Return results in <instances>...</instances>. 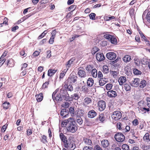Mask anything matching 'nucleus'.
<instances>
[{
  "label": "nucleus",
  "instance_id": "nucleus-1",
  "mask_svg": "<svg viewBox=\"0 0 150 150\" xmlns=\"http://www.w3.org/2000/svg\"><path fill=\"white\" fill-rule=\"evenodd\" d=\"M62 124L65 125H68L67 130V131L70 132L74 133L77 129V128L76 125V122L74 120V118L73 117H70L67 120H64L62 122Z\"/></svg>",
  "mask_w": 150,
  "mask_h": 150
},
{
  "label": "nucleus",
  "instance_id": "nucleus-2",
  "mask_svg": "<svg viewBox=\"0 0 150 150\" xmlns=\"http://www.w3.org/2000/svg\"><path fill=\"white\" fill-rule=\"evenodd\" d=\"M104 37L108 40L112 44L116 45L117 43V39L113 35L110 34H106L104 35Z\"/></svg>",
  "mask_w": 150,
  "mask_h": 150
},
{
  "label": "nucleus",
  "instance_id": "nucleus-3",
  "mask_svg": "<svg viewBox=\"0 0 150 150\" xmlns=\"http://www.w3.org/2000/svg\"><path fill=\"white\" fill-rule=\"evenodd\" d=\"M122 115L119 111H115L113 112L111 115L112 118L115 120H117L120 119L122 117Z\"/></svg>",
  "mask_w": 150,
  "mask_h": 150
},
{
  "label": "nucleus",
  "instance_id": "nucleus-4",
  "mask_svg": "<svg viewBox=\"0 0 150 150\" xmlns=\"http://www.w3.org/2000/svg\"><path fill=\"white\" fill-rule=\"evenodd\" d=\"M106 105L105 102L103 100H100L98 103V107L100 111H103L106 108Z\"/></svg>",
  "mask_w": 150,
  "mask_h": 150
},
{
  "label": "nucleus",
  "instance_id": "nucleus-5",
  "mask_svg": "<svg viewBox=\"0 0 150 150\" xmlns=\"http://www.w3.org/2000/svg\"><path fill=\"white\" fill-rule=\"evenodd\" d=\"M77 78L76 75L71 74L67 79L68 83L71 84L75 83L77 81Z\"/></svg>",
  "mask_w": 150,
  "mask_h": 150
},
{
  "label": "nucleus",
  "instance_id": "nucleus-6",
  "mask_svg": "<svg viewBox=\"0 0 150 150\" xmlns=\"http://www.w3.org/2000/svg\"><path fill=\"white\" fill-rule=\"evenodd\" d=\"M64 94H62L60 93H58L56 95L55 98L53 99L54 101L56 100L57 101H61L64 100L65 98Z\"/></svg>",
  "mask_w": 150,
  "mask_h": 150
},
{
  "label": "nucleus",
  "instance_id": "nucleus-7",
  "mask_svg": "<svg viewBox=\"0 0 150 150\" xmlns=\"http://www.w3.org/2000/svg\"><path fill=\"white\" fill-rule=\"evenodd\" d=\"M106 57L108 59L112 60L115 59L116 57V55L114 52H109L107 53Z\"/></svg>",
  "mask_w": 150,
  "mask_h": 150
},
{
  "label": "nucleus",
  "instance_id": "nucleus-8",
  "mask_svg": "<svg viewBox=\"0 0 150 150\" xmlns=\"http://www.w3.org/2000/svg\"><path fill=\"white\" fill-rule=\"evenodd\" d=\"M139 79L138 78H134L131 82L130 83L131 86L133 87H137L139 86Z\"/></svg>",
  "mask_w": 150,
  "mask_h": 150
},
{
  "label": "nucleus",
  "instance_id": "nucleus-9",
  "mask_svg": "<svg viewBox=\"0 0 150 150\" xmlns=\"http://www.w3.org/2000/svg\"><path fill=\"white\" fill-rule=\"evenodd\" d=\"M96 57L97 60L99 62L103 61L105 59V56L103 54L100 52L97 53Z\"/></svg>",
  "mask_w": 150,
  "mask_h": 150
},
{
  "label": "nucleus",
  "instance_id": "nucleus-10",
  "mask_svg": "<svg viewBox=\"0 0 150 150\" xmlns=\"http://www.w3.org/2000/svg\"><path fill=\"white\" fill-rule=\"evenodd\" d=\"M97 113L94 110L89 111L88 113V117L91 118H93L97 115Z\"/></svg>",
  "mask_w": 150,
  "mask_h": 150
},
{
  "label": "nucleus",
  "instance_id": "nucleus-11",
  "mask_svg": "<svg viewBox=\"0 0 150 150\" xmlns=\"http://www.w3.org/2000/svg\"><path fill=\"white\" fill-rule=\"evenodd\" d=\"M124 71L128 76H131L132 74L131 69L129 67L126 66L124 68Z\"/></svg>",
  "mask_w": 150,
  "mask_h": 150
},
{
  "label": "nucleus",
  "instance_id": "nucleus-12",
  "mask_svg": "<svg viewBox=\"0 0 150 150\" xmlns=\"http://www.w3.org/2000/svg\"><path fill=\"white\" fill-rule=\"evenodd\" d=\"M122 133L119 132L116 134L115 135V138L117 141L119 142H122Z\"/></svg>",
  "mask_w": 150,
  "mask_h": 150
},
{
  "label": "nucleus",
  "instance_id": "nucleus-13",
  "mask_svg": "<svg viewBox=\"0 0 150 150\" xmlns=\"http://www.w3.org/2000/svg\"><path fill=\"white\" fill-rule=\"evenodd\" d=\"M69 114V110L66 109H63L61 110L60 112V115L62 116H64V117H66Z\"/></svg>",
  "mask_w": 150,
  "mask_h": 150
},
{
  "label": "nucleus",
  "instance_id": "nucleus-14",
  "mask_svg": "<svg viewBox=\"0 0 150 150\" xmlns=\"http://www.w3.org/2000/svg\"><path fill=\"white\" fill-rule=\"evenodd\" d=\"M84 111L82 109H78L75 111V115L76 117H80L82 116L84 114Z\"/></svg>",
  "mask_w": 150,
  "mask_h": 150
},
{
  "label": "nucleus",
  "instance_id": "nucleus-15",
  "mask_svg": "<svg viewBox=\"0 0 150 150\" xmlns=\"http://www.w3.org/2000/svg\"><path fill=\"white\" fill-rule=\"evenodd\" d=\"M78 74L81 78H84L86 76V74L84 69L83 70L79 69Z\"/></svg>",
  "mask_w": 150,
  "mask_h": 150
},
{
  "label": "nucleus",
  "instance_id": "nucleus-16",
  "mask_svg": "<svg viewBox=\"0 0 150 150\" xmlns=\"http://www.w3.org/2000/svg\"><path fill=\"white\" fill-rule=\"evenodd\" d=\"M64 88L67 91H72L73 90V87L71 84L68 83L67 84H65L64 86Z\"/></svg>",
  "mask_w": 150,
  "mask_h": 150
},
{
  "label": "nucleus",
  "instance_id": "nucleus-17",
  "mask_svg": "<svg viewBox=\"0 0 150 150\" xmlns=\"http://www.w3.org/2000/svg\"><path fill=\"white\" fill-rule=\"evenodd\" d=\"M107 95L110 97H114L117 96V93L115 91L112 90L108 91Z\"/></svg>",
  "mask_w": 150,
  "mask_h": 150
},
{
  "label": "nucleus",
  "instance_id": "nucleus-18",
  "mask_svg": "<svg viewBox=\"0 0 150 150\" xmlns=\"http://www.w3.org/2000/svg\"><path fill=\"white\" fill-rule=\"evenodd\" d=\"M101 144L104 148H106L109 146L110 143L108 140L104 139L101 141Z\"/></svg>",
  "mask_w": 150,
  "mask_h": 150
},
{
  "label": "nucleus",
  "instance_id": "nucleus-19",
  "mask_svg": "<svg viewBox=\"0 0 150 150\" xmlns=\"http://www.w3.org/2000/svg\"><path fill=\"white\" fill-rule=\"evenodd\" d=\"M105 118V117L104 114L101 113L99 115V116L96 119V120H99L102 123H104Z\"/></svg>",
  "mask_w": 150,
  "mask_h": 150
},
{
  "label": "nucleus",
  "instance_id": "nucleus-20",
  "mask_svg": "<svg viewBox=\"0 0 150 150\" xmlns=\"http://www.w3.org/2000/svg\"><path fill=\"white\" fill-rule=\"evenodd\" d=\"M92 100L91 98L87 97L84 98L83 100V105H87L91 103Z\"/></svg>",
  "mask_w": 150,
  "mask_h": 150
},
{
  "label": "nucleus",
  "instance_id": "nucleus-21",
  "mask_svg": "<svg viewBox=\"0 0 150 150\" xmlns=\"http://www.w3.org/2000/svg\"><path fill=\"white\" fill-rule=\"evenodd\" d=\"M146 11L144 12L142 15V18L144 20V17L145 16V18L146 19L147 21L150 23V11L147 13L146 16Z\"/></svg>",
  "mask_w": 150,
  "mask_h": 150
},
{
  "label": "nucleus",
  "instance_id": "nucleus-22",
  "mask_svg": "<svg viewBox=\"0 0 150 150\" xmlns=\"http://www.w3.org/2000/svg\"><path fill=\"white\" fill-rule=\"evenodd\" d=\"M70 138L66 141L65 143H64V147L67 149L70 148L71 146V143L70 141V139H69Z\"/></svg>",
  "mask_w": 150,
  "mask_h": 150
},
{
  "label": "nucleus",
  "instance_id": "nucleus-23",
  "mask_svg": "<svg viewBox=\"0 0 150 150\" xmlns=\"http://www.w3.org/2000/svg\"><path fill=\"white\" fill-rule=\"evenodd\" d=\"M87 86L89 87H91L94 83V80L92 78H89L87 80Z\"/></svg>",
  "mask_w": 150,
  "mask_h": 150
},
{
  "label": "nucleus",
  "instance_id": "nucleus-24",
  "mask_svg": "<svg viewBox=\"0 0 150 150\" xmlns=\"http://www.w3.org/2000/svg\"><path fill=\"white\" fill-rule=\"evenodd\" d=\"M146 81L144 80L141 79L140 81V83H139V87L141 88H143L146 86Z\"/></svg>",
  "mask_w": 150,
  "mask_h": 150
},
{
  "label": "nucleus",
  "instance_id": "nucleus-25",
  "mask_svg": "<svg viewBox=\"0 0 150 150\" xmlns=\"http://www.w3.org/2000/svg\"><path fill=\"white\" fill-rule=\"evenodd\" d=\"M57 71V70L50 69L48 71L47 75L48 76H51L53 75Z\"/></svg>",
  "mask_w": 150,
  "mask_h": 150
},
{
  "label": "nucleus",
  "instance_id": "nucleus-26",
  "mask_svg": "<svg viewBox=\"0 0 150 150\" xmlns=\"http://www.w3.org/2000/svg\"><path fill=\"white\" fill-rule=\"evenodd\" d=\"M131 59V56L128 55H125L122 58V60L125 62H129Z\"/></svg>",
  "mask_w": 150,
  "mask_h": 150
},
{
  "label": "nucleus",
  "instance_id": "nucleus-27",
  "mask_svg": "<svg viewBox=\"0 0 150 150\" xmlns=\"http://www.w3.org/2000/svg\"><path fill=\"white\" fill-rule=\"evenodd\" d=\"M72 95L70 96H69V95L68 93H67V95H65V98L64 100L68 101H70L73 100V99L72 98Z\"/></svg>",
  "mask_w": 150,
  "mask_h": 150
},
{
  "label": "nucleus",
  "instance_id": "nucleus-28",
  "mask_svg": "<svg viewBox=\"0 0 150 150\" xmlns=\"http://www.w3.org/2000/svg\"><path fill=\"white\" fill-rule=\"evenodd\" d=\"M143 139L146 142H149L150 141V139L149 138V134L147 133L144 135Z\"/></svg>",
  "mask_w": 150,
  "mask_h": 150
},
{
  "label": "nucleus",
  "instance_id": "nucleus-29",
  "mask_svg": "<svg viewBox=\"0 0 150 150\" xmlns=\"http://www.w3.org/2000/svg\"><path fill=\"white\" fill-rule=\"evenodd\" d=\"M59 136L61 141H62L64 143H65L66 141L67 140V138L62 133H60Z\"/></svg>",
  "mask_w": 150,
  "mask_h": 150
},
{
  "label": "nucleus",
  "instance_id": "nucleus-30",
  "mask_svg": "<svg viewBox=\"0 0 150 150\" xmlns=\"http://www.w3.org/2000/svg\"><path fill=\"white\" fill-rule=\"evenodd\" d=\"M36 97H37L36 99L38 102H41L43 98V96L42 93H40L37 96H36Z\"/></svg>",
  "mask_w": 150,
  "mask_h": 150
},
{
  "label": "nucleus",
  "instance_id": "nucleus-31",
  "mask_svg": "<svg viewBox=\"0 0 150 150\" xmlns=\"http://www.w3.org/2000/svg\"><path fill=\"white\" fill-rule=\"evenodd\" d=\"M69 113L70 112L71 117H73L75 115V112L74 111V107H70L69 108Z\"/></svg>",
  "mask_w": 150,
  "mask_h": 150
},
{
  "label": "nucleus",
  "instance_id": "nucleus-32",
  "mask_svg": "<svg viewBox=\"0 0 150 150\" xmlns=\"http://www.w3.org/2000/svg\"><path fill=\"white\" fill-rule=\"evenodd\" d=\"M74 59L72 58L70 59L67 62L66 65L67 66V68L68 69L70 67L71 64H72L73 62H74Z\"/></svg>",
  "mask_w": 150,
  "mask_h": 150
},
{
  "label": "nucleus",
  "instance_id": "nucleus-33",
  "mask_svg": "<svg viewBox=\"0 0 150 150\" xmlns=\"http://www.w3.org/2000/svg\"><path fill=\"white\" fill-rule=\"evenodd\" d=\"M133 73L135 75H140L142 74V72L137 69H133Z\"/></svg>",
  "mask_w": 150,
  "mask_h": 150
},
{
  "label": "nucleus",
  "instance_id": "nucleus-34",
  "mask_svg": "<svg viewBox=\"0 0 150 150\" xmlns=\"http://www.w3.org/2000/svg\"><path fill=\"white\" fill-rule=\"evenodd\" d=\"M85 143L88 145H91L92 144L91 141L88 139L85 138L83 140Z\"/></svg>",
  "mask_w": 150,
  "mask_h": 150
},
{
  "label": "nucleus",
  "instance_id": "nucleus-35",
  "mask_svg": "<svg viewBox=\"0 0 150 150\" xmlns=\"http://www.w3.org/2000/svg\"><path fill=\"white\" fill-rule=\"evenodd\" d=\"M91 74L93 77L96 78L97 77V70L96 69H94L92 70Z\"/></svg>",
  "mask_w": 150,
  "mask_h": 150
},
{
  "label": "nucleus",
  "instance_id": "nucleus-36",
  "mask_svg": "<svg viewBox=\"0 0 150 150\" xmlns=\"http://www.w3.org/2000/svg\"><path fill=\"white\" fill-rule=\"evenodd\" d=\"M72 98L73 99V100H78L80 97L79 94L77 93H74L72 95Z\"/></svg>",
  "mask_w": 150,
  "mask_h": 150
},
{
  "label": "nucleus",
  "instance_id": "nucleus-37",
  "mask_svg": "<svg viewBox=\"0 0 150 150\" xmlns=\"http://www.w3.org/2000/svg\"><path fill=\"white\" fill-rule=\"evenodd\" d=\"M60 93L62 94L67 95V90H66V88H64V86L60 89Z\"/></svg>",
  "mask_w": 150,
  "mask_h": 150
},
{
  "label": "nucleus",
  "instance_id": "nucleus-38",
  "mask_svg": "<svg viewBox=\"0 0 150 150\" xmlns=\"http://www.w3.org/2000/svg\"><path fill=\"white\" fill-rule=\"evenodd\" d=\"M124 88L126 91H130L131 89V87L129 84L127 83L124 85Z\"/></svg>",
  "mask_w": 150,
  "mask_h": 150
},
{
  "label": "nucleus",
  "instance_id": "nucleus-39",
  "mask_svg": "<svg viewBox=\"0 0 150 150\" xmlns=\"http://www.w3.org/2000/svg\"><path fill=\"white\" fill-rule=\"evenodd\" d=\"M76 121L79 125H81L83 122V120L81 117H76Z\"/></svg>",
  "mask_w": 150,
  "mask_h": 150
},
{
  "label": "nucleus",
  "instance_id": "nucleus-40",
  "mask_svg": "<svg viewBox=\"0 0 150 150\" xmlns=\"http://www.w3.org/2000/svg\"><path fill=\"white\" fill-rule=\"evenodd\" d=\"M99 84L100 86H103L105 84L106 82L105 81L103 78H101L99 80Z\"/></svg>",
  "mask_w": 150,
  "mask_h": 150
},
{
  "label": "nucleus",
  "instance_id": "nucleus-41",
  "mask_svg": "<svg viewBox=\"0 0 150 150\" xmlns=\"http://www.w3.org/2000/svg\"><path fill=\"white\" fill-rule=\"evenodd\" d=\"M96 16V14L94 13H91L89 15V16L90 18L92 20H95L96 19V18H95V16Z\"/></svg>",
  "mask_w": 150,
  "mask_h": 150
},
{
  "label": "nucleus",
  "instance_id": "nucleus-42",
  "mask_svg": "<svg viewBox=\"0 0 150 150\" xmlns=\"http://www.w3.org/2000/svg\"><path fill=\"white\" fill-rule=\"evenodd\" d=\"M10 103L9 102H4L3 104V106L4 109H7L9 107Z\"/></svg>",
  "mask_w": 150,
  "mask_h": 150
},
{
  "label": "nucleus",
  "instance_id": "nucleus-43",
  "mask_svg": "<svg viewBox=\"0 0 150 150\" xmlns=\"http://www.w3.org/2000/svg\"><path fill=\"white\" fill-rule=\"evenodd\" d=\"M103 72L105 74H107L108 72V68L107 66H104L103 67Z\"/></svg>",
  "mask_w": 150,
  "mask_h": 150
},
{
  "label": "nucleus",
  "instance_id": "nucleus-44",
  "mask_svg": "<svg viewBox=\"0 0 150 150\" xmlns=\"http://www.w3.org/2000/svg\"><path fill=\"white\" fill-rule=\"evenodd\" d=\"M140 110L143 113H146V112H149V108H142L140 109Z\"/></svg>",
  "mask_w": 150,
  "mask_h": 150
},
{
  "label": "nucleus",
  "instance_id": "nucleus-45",
  "mask_svg": "<svg viewBox=\"0 0 150 150\" xmlns=\"http://www.w3.org/2000/svg\"><path fill=\"white\" fill-rule=\"evenodd\" d=\"M47 137L45 135H43L42 136V139H41V142L44 143H47Z\"/></svg>",
  "mask_w": 150,
  "mask_h": 150
},
{
  "label": "nucleus",
  "instance_id": "nucleus-46",
  "mask_svg": "<svg viewBox=\"0 0 150 150\" xmlns=\"http://www.w3.org/2000/svg\"><path fill=\"white\" fill-rule=\"evenodd\" d=\"M115 18V17L114 16H111L110 15L107 16L105 17V19H106V21H109L110 20L114 19Z\"/></svg>",
  "mask_w": 150,
  "mask_h": 150
},
{
  "label": "nucleus",
  "instance_id": "nucleus-47",
  "mask_svg": "<svg viewBox=\"0 0 150 150\" xmlns=\"http://www.w3.org/2000/svg\"><path fill=\"white\" fill-rule=\"evenodd\" d=\"M68 70V69H67V70L65 71H62V72L60 74V78H63L64 76H65L66 72Z\"/></svg>",
  "mask_w": 150,
  "mask_h": 150
},
{
  "label": "nucleus",
  "instance_id": "nucleus-48",
  "mask_svg": "<svg viewBox=\"0 0 150 150\" xmlns=\"http://www.w3.org/2000/svg\"><path fill=\"white\" fill-rule=\"evenodd\" d=\"M122 150H129V147L127 144H122Z\"/></svg>",
  "mask_w": 150,
  "mask_h": 150
},
{
  "label": "nucleus",
  "instance_id": "nucleus-49",
  "mask_svg": "<svg viewBox=\"0 0 150 150\" xmlns=\"http://www.w3.org/2000/svg\"><path fill=\"white\" fill-rule=\"evenodd\" d=\"M81 89L82 91L84 92H86L88 91V88L85 85L81 87Z\"/></svg>",
  "mask_w": 150,
  "mask_h": 150
},
{
  "label": "nucleus",
  "instance_id": "nucleus-50",
  "mask_svg": "<svg viewBox=\"0 0 150 150\" xmlns=\"http://www.w3.org/2000/svg\"><path fill=\"white\" fill-rule=\"evenodd\" d=\"M128 77L122 76V84L124 83H127L129 82Z\"/></svg>",
  "mask_w": 150,
  "mask_h": 150
},
{
  "label": "nucleus",
  "instance_id": "nucleus-51",
  "mask_svg": "<svg viewBox=\"0 0 150 150\" xmlns=\"http://www.w3.org/2000/svg\"><path fill=\"white\" fill-rule=\"evenodd\" d=\"M48 82L47 81L46 82L43 84L41 88V89L47 88V86H48Z\"/></svg>",
  "mask_w": 150,
  "mask_h": 150
},
{
  "label": "nucleus",
  "instance_id": "nucleus-52",
  "mask_svg": "<svg viewBox=\"0 0 150 150\" xmlns=\"http://www.w3.org/2000/svg\"><path fill=\"white\" fill-rule=\"evenodd\" d=\"M86 69L88 72L92 71V70L93 69L92 67L90 65H88L86 67Z\"/></svg>",
  "mask_w": 150,
  "mask_h": 150
},
{
  "label": "nucleus",
  "instance_id": "nucleus-53",
  "mask_svg": "<svg viewBox=\"0 0 150 150\" xmlns=\"http://www.w3.org/2000/svg\"><path fill=\"white\" fill-rule=\"evenodd\" d=\"M112 84H108L106 86V88L107 90H110L112 88Z\"/></svg>",
  "mask_w": 150,
  "mask_h": 150
},
{
  "label": "nucleus",
  "instance_id": "nucleus-54",
  "mask_svg": "<svg viewBox=\"0 0 150 150\" xmlns=\"http://www.w3.org/2000/svg\"><path fill=\"white\" fill-rule=\"evenodd\" d=\"M94 150H103V149L99 145H97L94 146Z\"/></svg>",
  "mask_w": 150,
  "mask_h": 150
},
{
  "label": "nucleus",
  "instance_id": "nucleus-55",
  "mask_svg": "<svg viewBox=\"0 0 150 150\" xmlns=\"http://www.w3.org/2000/svg\"><path fill=\"white\" fill-rule=\"evenodd\" d=\"M57 31L56 30H54L52 31V33H51L52 36L51 37L55 38V37L56 35V34Z\"/></svg>",
  "mask_w": 150,
  "mask_h": 150
},
{
  "label": "nucleus",
  "instance_id": "nucleus-56",
  "mask_svg": "<svg viewBox=\"0 0 150 150\" xmlns=\"http://www.w3.org/2000/svg\"><path fill=\"white\" fill-rule=\"evenodd\" d=\"M132 123L133 125L136 126L138 125L139 123L138 120L137 119H135L132 122Z\"/></svg>",
  "mask_w": 150,
  "mask_h": 150
},
{
  "label": "nucleus",
  "instance_id": "nucleus-57",
  "mask_svg": "<svg viewBox=\"0 0 150 150\" xmlns=\"http://www.w3.org/2000/svg\"><path fill=\"white\" fill-rule=\"evenodd\" d=\"M76 6L75 5H72L70 6L69 8V11H70L71 10H72V11L74 10L76 8Z\"/></svg>",
  "mask_w": 150,
  "mask_h": 150
},
{
  "label": "nucleus",
  "instance_id": "nucleus-58",
  "mask_svg": "<svg viewBox=\"0 0 150 150\" xmlns=\"http://www.w3.org/2000/svg\"><path fill=\"white\" fill-rule=\"evenodd\" d=\"M47 58H49L51 56V51L49 50H48L47 52Z\"/></svg>",
  "mask_w": 150,
  "mask_h": 150
},
{
  "label": "nucleus",
  "instance_id": "nucleus-59",
  "mask_svg": "<svg viewBox=\"0 0 150 150\" xmlns=\"http://www.w3.org/2000/svg\"><path fill=\"white\" fill-rule=\"evenodd\" d=\"M40 52L37 51H35L33 54V55L35 57H37L39 55Z\"/></svg>",
  "mask_w": 150,
  "mask_h": 150
},
{
  "label": "nucleus",
  "instance_id": "nucleus-60",
  "mask_svg": "<svg viewBox=\"0 0 150 150\" xmlns=\"http://www.w3.org/2000/svg\"><path fill=\"white\" fill-rule=\"evenodd\" d=\"M32 133V132L31 129H28L27 130V134L28 135H30Z\"/></svg>",
  "mask_w": 150,
  "mask_h": 150
},
{
  "label": "nucleus",
  "instance_id": "nucleus-61",
  "mask_svg": "<svg viewBox=\"0 0 150 150\" xmlns=\"http://www.w3.org/2000/svg\"><path fill=\"white\" fill-rule=\"evenodd\" d=\"M54 38L51 37L49 41V43L50 44H53L54 41Z\"/></svg>",
  "mask_w": 150,
  "mask_h": 150
},
{
  "label": "nucleus",
  "instance_id": "nucleus-62",
  "mask_svg": "<svg viewBox=\"0 0 150 150\" xmlns=\"http://www.w3.org/2000/svg\"><path fill=\"white\" fill-rule=\"evenodd\" d=\"M129 14L130 16L134 15V10L133 8H132L129 11Z\"/></svg>",
  "mask_w": 150,
  "mask_h": 150
},
{
  "label": "nucleus",
  "instance_id": "nucleus-63",
  "mask_svg": "<svg viewBox=\"0 0 150 150\" xmlns=\"http://www.w3.org/2000/svg\"><path fill=\"white\" fill-rule=\"evenodd\" d=\"M134 63L138 66H139L140 65V62L139 60H134Z\"/></svg>",
  "mask_w": 150,
  "mask_h": 150
},
{
  "label": "nucleus",
  "instance_id": "nucleus-64",
  "mask_svg": "<svg viewBox=\"0 0 150 150\" xmlns=\"http://www.w3.org/2000/svg\"><path fill=\"white\" fill-rule=\"evenodd\" d=\"M91 149H92L91 147H90L89 146H85L84 147L83 150H91Z\"/></svg>",
  "mask_w": 150,
  "mask_h": 150
}]
</instances>
